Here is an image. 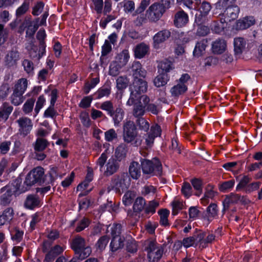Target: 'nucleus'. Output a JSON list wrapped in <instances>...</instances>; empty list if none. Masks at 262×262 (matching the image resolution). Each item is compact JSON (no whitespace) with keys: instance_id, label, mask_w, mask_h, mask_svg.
Masks as SVG:
<instances>
[{"instance_id":"f257e3e1","label":"nucleus","mask_w":262,"mask_h":262,"mask_svg":"<svg viewBox=\"0 0 262 262\" xmlns=\"http://www.w3.org/2000/svg\"><path fill=\"white\" fill-rule=\"evenodd\" d=\"M142 78H134L133 84L130 86V94L126 102L127 105L132 106L135 104L136 101L139 100V95L146 92L147 82Z\"/></svg>"},{"instance_id":"f03ea898","label":"nucleus","mask_w":262,"mask_h":262,"mask_svg":"<svg viewBox=\"0 0 262 262\" xmlns=\"http://www.w3.org/2000/svg\"><path fill=\"white\" fill-rule=\"evenodd\" d=\"M144 246L149 261L155 262L160 259L163 254V250L160 247L158 246L155 239L152 238L147 239L144 241Z\"/></svg>"},{"instance_id":"7ed1b4c3","label":"nucleus","mask_w":262,"mask_h":262,"mask_svg":"<svg viewBox=\"0 0 262 262\" xmlns=\"http://www.w3.org/2000/svg\"><path fill=\"white\" fill-rule=\"evenodd\" d=\"M138 133L133 121L126 122L123 126V137L126 143H131L136 146L140 145L141 141L137 139Z\"/></svg>"},{"instance_id":"20e7f679","label":"nucleus","mask_w":262,"mask_h":262,"mask_svg":"<svg viewBox=\"0 0 262 262\" xmlns=\"http://www.w3.org/2000/svg\"><path fill=\"white\" fill-rule=\"evenodd\" d=\"M141 166L144 174L157 176L162 174V164L158 159H153L151 161L144 160L141 162Z\"/></svg>"},{"instance_id":"39448f33","label":"nucleus","mask_w":262,"mask_h":262,"mask_svg":"<svg viewBox=\"0 0 262 262\" xmlns=\"http://www.w3.org/2000/svg\"><path fill=\"white\" fill-rule=\"evenodd\" d=\"M165 12V9L163 5L159 3H155L147 10L146 15L150 21L156 22L160 19Z\"/></svg>"},{"instance_id":"423d86ee","label":"nucleus","mask_w":262,"mask_h":262,"mask_svg":"<svg viewBox=\"0 0 262 262\" xmlns=\"http://www.w3.org/2000/svg\"><path fill=\"white\" fill-rule=\"evenodd\" d=\"M14 184L13 185L5 187L1 189L2 192L5 191H7V193L2 196V204L6 205L9 204L11 201L10 198L13 194L16 195L23 192V191L19 190L20 184L18 183V181H15Z\"/></svg>"},{"instance_id":"0eeeda50","label":"nucleus","mask_w":262,"mask_h":262,"mask_svg":"<svg viewBox=\"0 0 262 262\" xmlns=\"http://www.w3.org/2000/svg\"><path fill=\"white\" fill-rule=\"evenodd\" d=\"M43 169L41 167H37L27 174L25 183L28 186H32L35 183H40L43 179Z\"/></svg>"},{"instance_id":"6e6552de","label":"nucleus","mask_w":262,"mask_h":262,"mask_svg":"<svg viewBox=\"0 0 262 262\" xmlns=\"http://www.w3.org/2000/svg\"><path fill=\"white\" fill-rule=\"evenodd\" d=\"M215 236L210 232L200 231L196 233V245L200 249L206 248L215 240Z\"/></svg>"},{"instance_id":"1a4fd4ad","label":"nucleus","mask_w":262,"mask_h":262,"mask_svg":"<svg viewBox=\"0 0 262 262\" xmlns=\"http://www.w3.org/2000/svg\"><path fill=\"white\" fill-rule=\"evenodd\" d=\"M128 186V184H126L125 182V177L124 176L114 177L112 180L110 186L111 189H114L116 192L120 194L126 190Z\"/></svg>"},{"instance_id":"9d476101","label":"nucleus","mask_w":262,"mask_h":262,"mask_svg":"<svg viewBox=\"0 0 262 262\" xmlns=\"http://www.w3.org/2000/svg\"><path fill=\"white\" fill-rule=\"evenodd\" d=\"M255 20L253 16H246L237 20L233 26L235 30H243L254 25Z\"/></svg>"},{"instance_id":"9b49d317","label":"nucleus","mask_w":262,"mask_h":262,"mask_svg":"<svg viewBox=\"0 0 262 262\" xmlns=\"http://www.w3.org/2000/svg\"><path fill=\"white\" fill-rule=\"evenodd\" d=\"M161 132L162 129L160 125L156 123L152 124L145 139L146 145L150 147L153 144L155 139L161 136Z\"/></svg>"},{"instance_id":"f8f14e48","label":"nucleus","mask_w":262,"mask_h":262,"mask_svg":"<svg viewBox=\"0 0 262 262\" xmlns=\"http://www.w3.org/2000/svg\"><path fill=\"white\" fill-rule=\"evenodd\" d=\"M16 122L19 126V133L24 136L29 134L32 129L33 123L27 117H21L16 121Z\"/></svg>"},{"instance_id":"ddd939ff","label":"nucleus","mask_w":262,"mask_h":262,"mask_svg":"<svg viewBox=\"0 0 262 262\" xmlns=\"http://www.w3.org/2000/svg\"><path fill=\"white\" fill-rule=\"evenodd\" d=\"M239 12V8L236 5H234L227 7L224 12L220 15L225 18L228 23L235 20L238 17Z\"/></svg>"},{"instance_id":"4468645a","label":"nucleus","mask_w":262,"mask_h":262,"mask_svg":"<svg viewBox=\"0 0 262 262\" xmlns=\"http://www.w3.org/2000/svg\"><path fill=\"white\" fill-rule=\"evenodd\" d=\"M188 21V14L182 10L178 11L174 15V24L178 28L184 27Z\"/></svg>"},{"instance_id":"2eb2a0df","label":"nucleus","mask_w":262,"mask_h":262,"mask_svg":"<svg viewBox=\"0 0 262 262\" xmlns=\"http://www.w3.org/2000/svg\"><path fill=\"white\" fill-rule=\"evenodd\" d=\"M170 36V32L168 30H163L157 33L154 37V46L158 49L159 45L165 41Z\"/></svg>"},{"instance_id":"dca6fc26","label":"nucleus","mask_w":262,"mask_h":262,"mask_svg":"<svg viewBox=\"0 0 262 262\" xmlns=\"http://www.w3.org/2000/svg\"><path fill=\"white\" fill-rule=\"evenodd\" d=\"M247 42L243 37H236L234 39V50L236 55L241 54L246 48Z\"/></svg>"},{"instance_id":"f3484780","label":"nucleus","mask_w":262,"mask_h":262,"mask_svg":"<svg viewBox=\"0 0 262 262\" xmlns=\"http://www.w3.org/2000/svg\"><path fill=\"white\" fill-rule=\"evenodd\" d=\"M141 165L137 162H132L129 166V173L130 177L135 180L141 176Z\"/></svg>"},{"instance_id":"a211bd4d","label":"nucleus","mask_w":262,"mask_h":262,"mask_svg":"<svg viewBox=\"0 0 262 262\" xmlns=\"http://www.w3.org/2000/svg\"><path fill=\"white\" fill-rule=\"evenodd\" d=\"M133 75L134 78L139 77L144 78L146 75V72L143 69L140 62L134 61L132 64Z\"/></svg>"},{"instance_id":"6ab92c4d","label":"nucleus","mask_w":262,"mask_h":262,"mask_svg":"<svg viewBox=\"0 0 262 262\" xmlns=\"http://www.w3.org/2000/svg\"><path fill=\"white\" fill-rule=\"evenodd\" d=\"M25 206L28 209H33L40 206V201L37 196L31 194L27 197Z\"/></svg>"},{"instance_id":"aec40b11","label":"nucleus","mask_w":262,"mask_h":262,"mask_svg":"<svg viewBox=\"0 0 262 262\" xmlns=\"http://www.w3.org/2000/svg\"><path fill=\"white\" fill-rule=\"evenodd\" d=\"M23 25L27 28L26 34L29 37H32L34 35L39 27L37 23L33 21L30 19H26L24 22Z\"/></svg>"},{"instance_id":"412c9836","label":"nucleus","mask_w":262,"mask_h":262,"mask_svg":"<svg viewBox=\"0 0 262 262\" xmlns=\"http://www.w3.org/2000/svg\"><path fill=\"white\" fill-rule=\"evenodd\" d=\"M119 167V164L116 160L113 158L110 159L106 165L104 174L107 176L112 175L117 171Z\"/></svg>"},{"instance_id":"4be33fe9","label":"nucleus","mask_w":262,"mask_h":262,"mask_svg":"<svg viewBox=\"0 0 262 262\" xmlns=\"http://www.w3.org/2000/svg\"><path fill=\"white\" fill-rule=\"evenodd\" d=\"M226 42L224 39H217L214 41L212 45L213 53L216 54L223 53L226 49Z\"/></svg>"},{"instance_id":"5701e85b","label":"nucleus","mask_w":262,"mask_h":262,"mask_svg":"<svg viewBox=\"0 0 262 262\" xmlns=\"http://www.w3.org/2000/svg\"><path fill=\"white\" fill-rule=\"evenodd\" d=\"M85 245V239L80 236H77L73 239L71 247L76 252L79 253Z\"/></svg>"},{"instance_id":"b1692460","label":"nucleus","mask_w":262,"mask_h":262,"mask_svg":"<svg viewBox=\"0 0 262 262\" xmlns=\"http://www.w3.org/2000/svg\"><path fill=\"white\" fill-rule=\"evenodd\" d=\"M227 24L226 19L220 15L218 19L213 22L212 29L215 32L220 33L224 30Z\"/></svg>"},{"instance_id":"393cba45","label":"nucleus","mask_w":262,"mask_h":262,"mask_svg":"<svg viewBox=\"0 0 262 262\" xmlns=\"http://www.w3.org/2000/svg\"><path fill=\"white\" fill-rule=\"evenodd\" d=\"M19 59V53L16 50H12L6 55L5 62L8 66H12L15 65Z\"/></svg>"},{"instance_id":"a878e982","label":"nucleus","mask_w":262,"mask_h":262,"mask_svg":"<svg viewBox=\"0 0 262 262\" xmlns=\"http://www.w3.org/2000/svg\"><path fill=\"white\" fill-rule=\"evenodd\" d=\"M149 47L144 43L138 45L134 49V55L136 58H142L148 52Z\"/></svg>"},{"instance_id":"bb28decb","label":"nucleus","mask_w":262,"mask_h":262,"mask_svg":"<svg viewBox=\"0 0 262 262\" xmlns=\"http://www.w3.org/2000/svg\"><path fill=\"white\" fill-rule=\"evenodd\" d=\"M129 54L127 50H123L120 53L118 54L116 57L115 61L120 64V66H125L129 59Z\"/></svg>"},{"instance_id":"cd10ccee","label":"nucleus","mask_w":262,"mask_h":262,"mask_svg":"<svg viewBox=\"0 0 262 262\" xmlns=\"http://www.w3.org/2000/svg\"><path fill=\"white\" fill-rule=\"evenodd\" d=\"M28 86V80L26 78L19 79L15 84L13 90L16 93L24 94L27 90Z\"/></svg>"},{"instance_id":"c85d7f7f","label":"nucleus","mask_w":262,"mask_h":262,"mask_svg":"<svg viewBox=\"0 0 262 262\" xmlns=\"http://www.w3.org/2000/svg\"><path fill=\"white\" fill-rule=\"evenodd\" d=\"M172 69V63L167 59L161 61L158 64V72L159 73L167 74Z\"/></svg>"},{"instance_id":"c756f323","label":"nucleus","mask_w":262,"mask_h":262,"mask_svg":"<svg viewBox=\"0 0 262 262\" xmlns=\"http://www.w3.org/2000/svg\"><path fill=\"white\" fill-rule=\"evenodd\" d=\"M124 239L121 236H114L110 244V248L114 252L121 248L123 246Z\"/></svg>"},{"instance_id":"7c9ffc66","label":"nucleus","mask_w":262,"mask_h":262,"mask_svg":"<svg viewBox=\"0 0 262 262\" xmlns=\"http://www.w3.org/2000/svg\"><path fill=\"white\" fill-rule=\"evenodd\" d=\"M13 210L12 208H8L5 209L3 214L0 216V225H3L12 219Z\"/></svg>"},{"instance_id":"2f4dec72","label":"nucleus","mask_w":262,"mask_h":262,"mask_svg":"<svg viewBox=\"0 0 262 262\" xmlns=\"http://www.w3.org/2000/svg\"><path fill=\"white\" fill-rule=\"evenodd\" d=\"M13 110V107L8 103H4L0 107V118L6 120Z\"/></svg>"},{"instance_id":"473e14b6","label":"nucleus","mask_w":262,"mask_h":262,"mask_svg":"<svg viewBox=\"0 0 262 262\" xmlns=\"http://www.w3.org/2000/svg\"><path fill=\"white\" fill-rule=\"evenodd\" d=\"M169 80L167 74L160 73L154 79V83L156 86L161 87L165 85Z\"/></svg>"},{"instance_id":"72a5a7b5","label":"nucleus","mask_w":262,"mask_h":262,"mask_svg":"<svg viewBox=\"0 0 262 262\" xmlns=\"http://www.w3.org/2000/svg\"><path fill=\"white\" fill-rule=\"evenodd\" d=\"M187 90V86L181 84L179 82L174 85L170 90V93L173 96H178L184 94Z\"/></svg>"},{"instance_id":"f704fd0d","label":"nucleus","mask_w":262,"mask_h":262,"mask_svg":"<svg viewBox=\"0 0 262 262\" xmlns=\"http://www.w3.org/2000/svg\"><path fill=\"white\" fill-rule=\"evenodd\" d=\"M172 206V214L173 215H177L178 212L183 208V202L179 198H176L171 203Z\"/></svg>"},{"instance_id":"c9c22d12","label":"nucleus","mask_w":262,"mask_h":262,"mask_svg":"<svg viewBox=\"0 0 262 262\" xmlns=\"http://www.w3.org/2000/svg\"><path fill=\"white\" fill-rule=\"evenodd\" d=\"M191 183L195 190V195L199 196L202 193L203 182L199 179L194 178L191 180Z\"/></svg>"},{"instance_id":"e433bc0d","label":"nucleus","mask_w":262,"mask_h":262,"mask_svg":"<svg viewBox=\"0 0 262 262\" xmlns=\"http://www.w3.org/2000/svg\"><path fill=\"white\" fill-rule=\"evenodd\" d=\"M99 82V77L98 75L94 78H92L91 81L85 82L83 90L85 94H88L92 89H93Z\"/></svg>"},{"instance_id":"4c0bfd02","label":"nucleus","mask_w":262,"mask_h":262,"mask_svg":"<svg viewBox=\"0 0 262 262\" xmlns=\"http://www.w3.org/2000/svg\"><path fill=\"white\" fill-rule=\"evenodd\" d=\"M113 115H110L112 117L115 125H118L123 119L124 111L120 108L118 107L115 111H113Z\"/></svg>"},{"instance_id":"58836bf2","label":"nucleus","mask_w":262,"mask_h":262,"mask_svg":"<svg viewBox=\"0 0 262 262\" xmlns=\"http://www.w3.org/2000/svg\"><path fill=\"white\" fill-rule=\"evenodd\" d=\"M158 213L160 217V224L164 226L169 225L168 217L169 215V211L166 209H161L158 211Z\"/></svg>"},{"instance_id":"ea45409f","label":"nucleus","mask_w":262,"mask_h":262,"mask_svg":"<svg viewBox=\"0 0 262 262\" xmlns=\"http://www.w3.org/2000/svg\"><path fill=\"white\" fill-rule=\"evenodd\" d=\"M129 79L126 76H119L116 79V86L118 90L123 91L128 86Z\"/></svg>"},{"instance_id":"a19ab883","label":"nucleus","mask_w":262,"mask_h":262,"mask_svg":"<svg viewBox=\"0 0 262 262\" xmlns=\"http://www.w3.org/2000/svg\"><path fill=\"white\" fill-rule=\"evenodd\" d=\"M200 6L196 9L200 13L202 16L207 15L211 10V6L210 4L207 2L204 1L200 4Z\"/></svg>"},{"instance_id":"79ce46f5","label":"nucleus","mask_w":262,"mask_h":262,"mask_svg":"<svg viewBox=\"0 0 262 262\" xmlns=\"http://www.w3.org/2000/svg\"><path fill=\"white\" fill-rule=\"evenodd\" d=\"M136 196V193L134 191H128L123 196L122 201L125 206H130Z\"/></svg>"},{"instance_id":"37998d69","label":"nucleus","mask_w":262,"mask_h":262,"mask_svg":"<svg viewBox=\"0 0 262 262\" xmlns=\"http://www.w3.org/2000/svg\"><path fill=\"white\" fill-rule=\"evenodd\" d=\"M111 92L110 86H103L99 88L95 94L97 96L96 99H100L103 97H107L110 95Z\"/></svg>"},{"instance_id":"c03bdc74","label":"nucleus","mask_w":262,"mask_h":262,"mask_svg":"<svg viewBox=\"0 0 262 262\" xmlns=\"http://www.w3.org/2000/svg\"><path fill=\"white\" fill-rule=\"evenodd\" d=\"M48 145V142L46 139L38 138L35 142L34 149L36 151H41L43 150Z\"/></svg>"},{"instance_id":"a18cd8bd","label":"nucleus","mask_w":262,"mask_h":262,"mask_svg":"<svg viewBox=\"0 0 262 262\" xmlns=\"http://www.w3.org/2000/svg\"><path fill=\"white\" fill-rule=\"evenodd\" d=\"M23 95L21 94L16 93L13 91L10 97L12 104L15 106H17L21 104L24 100Z\"/></svg>"},{"instance_id":"49530a36","label":"nucleus","mask_w":262,"mask_h":262,"mask_svg":"<svg viewBox=\"0 0 262 262\" xmlns=\"http://www.w3.org/2000/svg\"><path fill=\"white\" fill-rule=\"evenodd\" d=\"M79 118L83 126L89 128L91 125V120L90 118L89 114L85 111H83L80 113Z\"/></svg>"},{"instance_id":"de8ad7c7","label":"nucleus","mask_w":262,"mask_h":262,"mask_svg":"<svg viewBox=\"0 0 262 262\" xmlns=\"http://www.w3.org/2000/svg\"><path fill=\"white\" fill-rule=\"evenodd\" d=\"M207 41L205 40H202L200 42H198L194 48L193 53L195 55L199 56L202 54V52L205 51L206 47L207 46L206 45Z\"/></svg>"},{"instance_id":"09e8293b","label":"nucleus","mask_w":262,"mask_h":262,"mask_svg":"<svg viewBox=\"0 0 262 262\" xmlns=\"http://www.w3.org/2000/svg\"><path fill=\"white\" fill-rule=\"evenodd\" d=\"M134 108L133 110V115L136 117H141L144 115L145 113V106L141 104V102H139L138 104H134Z\"/></svg>"},{"instance_id":"8fccbe9b","label":"nucleus","mask_w":262,"mask_h":262,"mask_svg":"<svg viewBox=\"0 0 262 262\" xmlns=\"http://www.w3.org/2000/svg\"><path fill=\"white\" fill-rule=\"evenodd\" d=\"M158 202L153 200L149 201L145 207V212L146 214H154L156 208L159 206Z\"/></svg>"},{"instance_id":"3c124183","label":"nucleus","mask_w":262,"mask_h":262,"mask_svg":"<svg viewBox=\"0 0 262 262\" xmlns=\"http://www.w3.org/2000/svg\"><path fill=\"white\" fill-rule=\"evenodd\" d=\"M145 207V200L139 197L136 200L133 208L135 211L140 212Z\"/></svg>"},{"instance_id":"603ef678","label":"nucleus","mask_w":262,"mask_h":262,"mask_svg":"<svg viewBox=\"0 0 262 262\" xmlns=\"http://www.w3.org/2000/svg\"><path fill=\"white\" fill-rule=\"evenodd\" d=\"M100 109L106 111L108 115H113V104L112 101L109 100L104 101L101 103Z\"/></svg>"},{"instance_id":"864d4df0","label":"nucleus","mask_w":262,"mask_h":262,"mask_svg":"<svg viewBox=\"0 0 262 262\" xmlns=\"http://www.w3.org/2000/svg\"><path fill=\"white\" fill-rule=\"evenodd\" d=\"M196 234L192 236L184 238L182 242L184 247L187 248L192 246L198 247L196 245Z\"/></svg>"},{"instance_id":"5fc2aeb1","label":"nucleus","mask_w":262,"mask_h":262,"mask_svg":"<svg viewBox=\"0 0 262 262\" xmlns=\"http://www.w3.org/2000/svg\"><path fill=\"white\" fill-rule=\"evenodd\" d=\"M126 150L125 145H120L116 149L115 151V156L119 161H121L126 156Z\"/></svg>"},{"instance_id":"6e6d98bb","label":"nucleus","mask_w":262,"mask_h":262,"mask_svg":"<svg viewBox=\"0 0 262 262\" xmlns=\"http://www.w3.org/2000/svg\"><path fill=\"white\" fill-rule=\"evenodd\" d=\"M109 242V237L107 235L101 236L96 243L97 249L102 251L107 246Z\"/></svg>"},{"instance_id":"4d7b16f0","label":"nucleus","mask_w":262,"mask_h":262,"mask_svg":"<svg viewBox=\"0 0 262 262\" xmlns=\"http://www.w3.org/2000/svg\"><path fill=\"white\" fill-rule=\"evenodd\" d=\"M23 66L25 71L28 74L30 75H33L34 67L33 63L31 61L25 59L23 62Z\"/></svg>"},{"instance_id":"13d9d810","label":"nucleus","mask_w":262,"mask_h":262,"mask_svg":"<svg viewBox=\"0 0 262 262\" xmlns=\"http://www.w3.org/2000/svg\"><path fill=\"white\" fill-rule=\"evenodd\" d=\"M182 193L186 198H189L192 194V189L190 184L189 183H184L181 189Z\"/></svg>"},{"instance_id":"bf43d9fd","label":"nucleus","mask_w":262,"mask_h":262,"mask_svg":"<svg viewBox=\"0 0 262 262\" xmlns=\"http://www.w3.org/2000/svg\"><path fill=\"white\" fill-rule=\"evenodd\" d=\"M207 211L209 218H214L217 214L218 209L216 204L213 203L209 205L207 207Z\"/></svg>"},{"instance_id":"052dcab7","label":"nucleus","mask_w":262,"mask_h":262,"mask_svg":"<svg viewBox=\"0 0 262 262\" xmlns=\"http://www.w3.org/2000/svg\"><path fill=\"white\" fill-rule=\"evenodd\" d=\"M122 67L120 66L117 62L114 61L110 64L109 73L110 75L116 76L119 73V70Z\"/></svg>"},{"instance_id":"680f3d73","label":"nucleus","mask_w":262,"mask_h":262,"mask_svg":"<svg viewBox=\"0 0 262 262\" xmlns=\"http://www.w3.org/2000/svg\"><path fill=\"white\" fill-rule=\"evenodd\" d=\"M139 128L147 132L149 128V122L144 118H139L137 121Z\"/></svg>"},{"instance_id":"e2e57ef3","label":"nucleus","mask_w":262,"mask_h":262,"mask_svg":"<svg viewBox=\"0 0 262 262\" xmlns=\"http://www.w3.org/2000/svg\"><path fill=\"white\" fill-rule=\"evenodd\" d=\"M183 4L190 9L196 10L201 4V0H185Z\"/></svg>"},{"instance_id":"0e129e2a","label":"nucleus","mask_w":262,"mask_h":262,"mask_svg":"<svg viewBox=\"0 0 262 262\" xmlns=\"http://www.w3.org/2000/svg\"><path fill=\"white\" fill-rule=\"evenodd\" d=\"M93 99L92 96H88L83 97L79 104V107L83 108L89 107L91 106Z\"/></svg>"},{"instance_id":"69168bd1","label":"nucleus","mask_w":262,"mask_h":262,"mask_svg":"<svg viewBox=\"0 0 262 262\" xmlns=\"http://www.w3.org/2000/svg\"><path fill=\"white\" fill-rule=\"evenodd\" d=\"M235 182L234 180H230L222 183L220 186V189L222 191H226L232 188Z\"/></svg>"},{"instance_id":"338daca9","label":"nucleus","mask_w":262,"mask_h":262,"mask_svg":"<svg viewBox=\"0 0 262 262\" xmlns=\"http://www.w3.org/2000/svg\"><path fill=\"white\" fill-rule=\"evenodd\" d=\"M126 249L128 252L130 253H134L137 252L138 250L137 243L134 239L128 241L126 245Z\"/></svg>"},{"instance_id":"774afa93","label":"nucleus","mask_w":262,"mask_h":262,"mask_svg":"<svg viewBox=\"0 0 262 262\" xmlns=\"http://www.w3.org/2000/svg\"><path fill=\"white\" fill-rule=\"evenodd\" d=\"M10 86L8 83H4L0 87V97L4 98L6 97L9 93Z\"/></svg>"}]
</instances>
